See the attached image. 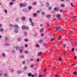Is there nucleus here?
<instances>
[{
  "label": "nucleus",
  "instance_id": "obj_1",
  "mask_svg": "<svg viewBox=\"0 0 77 77\" xmlns=\"http://www.w3.org/2000/svg\"><path fill=\"white\" fill-rule=\"evenodd\" d=\"M27 5V4L25 3H24L23 4L21 3L20 4V7H26Z\"/></svg>",
  "mask_w": 77,
  "mask_h": 77
},
{
  "label": "nucleus",
  "instance_id": "obj_2",
  "mask_svg": "<svg viewBox=\"0 0 77 77\" xmlns=\"http://www.w3.org/2000/svg\"><path fill=\"white\" fill-rule=\"evenodd\" d=\"M56 30H57L58 31H59L61 30V27H56Z\"/></svg>",
  "mask_w": 77,
  "mask_h": 77
},
{
  "label": "nucleus",
  "instance_id": "obj_3",
  "mask_svg": "<svg viewBox=\"0 0 77 77\" xmlns=\"http://www.w3.org/2000/svg\"><path fill=\"white\" fill-rule=\"evenodd\" d=\"M17 73L18 74H20L22 73V71H21V70H19L17 71Z\"/></svg>",
  "mask_w": 77,
  "mask_h": 77
},
{
  "label": "nucleus",
  "instance_id": "obj_4",
  "mask_svg": "<svg viewBox=\"0 0 77 77\" xmlns=\"http://www.w3.org/2000/svg\"><path fill=\"white\" fill-rule=\"evenodd\" d=\"M21 19L23 21H25V20H26V17H22L21 18Z\"/></svg>",
  "mask_w": 77,
  "mask_h": 77
},
{
  "label": "nucleus",
  "instance_id": "obj_5",
  "mask_svg": "<svg viewBox=\"0 0 77 77\" xmlns=\"http://www.w3.org/2000/svg\"><path fill=\"white\" fill-rule=\"evenodd\" d=\"M38 14L37 13H34L33 15V16L34 17H36Z\"/></svg>",
  "mask_w": 77,
  "mask_h": 77
},
{
  "label": "nucleus",
  "instance_id": "obj_6",
  "mask_svg": "<svg viewBox=\"0 0 77 77\" xmlns=\"http://www.w3.org/2000/svg\"><path fill=\"white\" fill-rule=\"evenodd\" d=\"M3 75V72L2 71H0V77H2Z\"/></svg>",
  "mask_w": 77,
  "mask_h": 77
},
{
  "label": "nucleus",
  "instance_id": "obj_7",
  "mask_svg": "<svg viewBox=\"0 0 77 77\" xmlns=\"http://www.w3.org/2000/svg\"><path fill=\"white\" fill-rule=\"evenodd\" d=\"M15 33H18V29L16 28L14 30Z\"/></svg>",
  "mask_w": 77,
  "mask_h": 77
},
{
  "label": "nucleus",
  "instance_id": "obj_8",
  "mask_svg": "<svg viewBox=\"0 0 77 77\" xmlns=\"http://www.w3.org/2000/svg\"><path fill=\"white\" fill-rule=\"evenodd\" d=\"M42 54V53L41 52H40L38 53V55L39 56H41V55Z\"/></svg>",
  "mask_w": 77,
  "mask_h": 77
},
{
  "label": "nucleus",
  "instance_id": "obj_9",
  "mask_svg": "<svg viewBox=\"0 0 77 77\" xmlns=\"http://www.w3.org/2000/svg\"><path fill=\"white\" fill-rule=\"evenodd\" d=\"M59 8H55L54 9V11H59Z\"/></svg>",
  "mask_w": 77,
  "mask_h": 77
},
{
  "label": "nucleus",
  "instance_id": "obj_10",
  "mask_svg": "<svg viewBox=\"0 0 77 77\" xmlns=\"http://www.w3.org/2000/svg\"><path fill=\"white\" fill-rule=\"evenodd\" d=\"M31 25L32 26H35V24H34V23L32 22H31Z\"/></svg>",
  "mask_w": 77,
  "mask_h": 77
},
{
  "label": "nucleus",
  "instance_id": "obj_11",
  "mask_svg": "<svg viewBox=\"0 0 77 77\" xmlns=\"http://www.w3.org/2000/svg\"><path fill=\"white\" fill-rule=\"evenodd\" d=\"M23 12H26L27 11V10L26 9H23Z\"/></svg>",
  "mask_w": 77,
  "mask_h": 77
},
{
  "label": "nucleus",
  "instance_id": "obj_12",
  "mask_svg": "<svg viewBox=\"0 0 77 77\" xmlns=\"http://www.w3.org/2000/svg\"><path fill=\"white\" fill-rule=\"evenodd\" d=\"M32 73H29L28 74V77H30L32 76Z\"/></svg>",
  "mask_w": 77,
  "mask_h": 77
},
{
  "label": "nucleus",
  "instance_id": "obj_13",
  "mask_svg": "<svg viewBox=\"0 0 77 77\" xmlns=\"http://www.w3.org/2000/svg\"><path fill=\"white\" fill-rule=\"evenodd\" d=\"M4 12L5 14H8V11L6 9H5L4 10Z\"/></svg>",
  "mask_w": 77,
  "mask_h": 77
},
{
  "label": "nucleus",
  "instance_id": "obj_14",
  "mask_svg": "<svg viewBox=\"0 0 77 77\" xmlns=\"http://www.w3.org/2000/svg\"><path fill=\"white\" fill-rule=\"evenodd\" d=\"M14 27L15 28H19V26H18V25H14Z\"/></svg>",
  "mask_w": 77,
  "mask_h": 77
},
{
  "label": "nucleus",
  "instance_id": "obj_15",
  "mask_svg": "<svg viewBox=\"0 0 77 77\" xmlns=\"http://www.w3.org/2000/svg\"><path fill=\"white\" fill-rule=\"evenodd\" d=\"M21 40H22V39H21V38L20 37L18 38V41H21Z\"/></svg>",
  "mask_w": 77,
  "mask_h": 77
},
{
  "label": "nucleus",
  "instance_id": "obj_16",
  "mask_svg": "<svg viewBox=\"0 0 77 77\" xmlns=\"http://www.w3.org/2000/svg\"><path fill=\"white\" fill-rule=\"evenodd\" d=\"M9 26L10 27L12 28V27H14V25H12L11 24H9Z\"/></svg>",
  "mask_w": 77,
  "mask_h": 77
},
{
  "label": "nucleus",
  "instance_id": "obj_17",
  "mask_svg": "<svg viewBox=\"0 0 77 77\" xmlns=\"http://www.w3.org/2000/svg\"><path fill=\"white\" fill-rule=\"evenodd\" d=\"M61 7H62V8H63V7H65V4H62L61 5Z\"/></svg>",
  "mask_w": 77,
  "mask_h": 77
},
{
  "label": "nucleus",
  "instance_id": "obj_18",
  "mask_svg": "<svg viewBox=\"0 0 77 77\" xmlns=\"http://www.w3.org/2000/svg\"><path fill=\"white\" fill-rule=\"evenodd\" d=\"M50 15H48L47 16V17L48 18H50Z\"/></svg>",
  "mask_w": 77,
  "mask_h": 77
},
{
  "label": "nucleus",
  "instance_id": "obj_19",
  "mask_svg": "<svg viewBox=\"0 0 77 77\" xmlns=\"http://www.w3.org/2000/svg\"><path fill=\"white\" fill-rule=\"evenodd\" d=\"M27 66H24L23 68V69H27Z\"/></svg>",
  "mask_w": 77,
  "mask_h": 77
},
{
  "label": "nucleus",
  "instance_id": "obj_20",
  "mask_svg": "<svg viewBox=\"0 0 77 77\" xmlns=\"http://www.w3.org/2000/svg\"><path fill=\"white\" fill-rule=\"evenodd\" d=\"M11 53H15V51L14 50H12L11 51Z\"/></svg>",
  "mask_w": 77,
  "mask_h": 77
},
{
  "label": "nucleus",
  "instance_id": "obj_21",
  "mask_svg": "<svg viewBox=\"0 0 77 77\" xmlns=\"http://www.w3.org/2000/svg\"><path fill=\"white\" fill-rule=\"evenodd\" d=\"M24 57V56L23 55H20V58H21V59L22 58H23V57Z\"/></svg>",
  "mask_w": 77,
  "mask_h": 77
},
{
  "label": "nucleus",
  "instance_id": "obj_22",
  "mask_svg": "<svg viewBox=\"0 0 77 77\" xmlns=\"http://www.w3.org/2000/svg\"><path fill=\"white\" fill-rule=\"evenodd\" d=\"M2 56H3V57H5V53H2Z\"/></svg>",
  "mask_w": 77,
  "mask_h": 77
},
{
  "label": "nucleus",
  "instance_id": "obj_23",
  "mask_svg": "<svg viewBox=\"0 0 77 77\" xmlns=\"http://www.w3.org/2000/svg\"><path fill=\"white\" fill-rule=\"evenodd\" d=\"M29 21H30V23H32V19L31 18H29Z\"/></svg>",
  "mask_w": 77,
  "mask_h": 77
},
{
  "label": "nucleus",
  "instance_id": "obj_24",
  "mask_svg": "<svg viewBox=\"0 0 77 77\" xmlns=\"http://www.w3.org/2000/svg\"><path fill=\"white\" fill-rule=\"evenodd\" d=\"M25 27L26 26H23L22 27V29H25Z\"/></svg>",
  "mask_w": 77,
  "mask_h": 77
},
{
  "label": "nucleus",
  "instance_id": "obj_25",
  "mask_svg": "<svg viewBox=\"0 0 77 77\" xmlns=\"http://www.w3.org/2000/svg\"><path fill=\"white\" fill-rule=\"evenodd\" d=\"M27 32H24V36H26V35H27Z\"/></svg>",
  "mask_w": 77,
  "mask_h": 77
},
{
  "label": "nucleus",
  "instance_id": "obj_26",
  "mask_svg": "<svg viewBox=\"0 0 77 77\" xmlns=\"http://www.w3.org/2000/svg\"><path fill=\"white\" fill-rule=\"evenodd\" d=\"M10 5H14V3L13 2H11L9 4Z\"/></svg>",
  "mask_w": 77,
  "mask_h": 77
},
{
  "label": "nucleus",
  "instance_id": "obj_27",
  "mask_svg": "<svg viewBox=\"0 0 77 77\" xmlns=\"http://www.w3.org/2000/svg\"><path fill=\"white\" fill-rule=\"evenodd\" d=\"M33 5H36V2H34L33 3Z\"/></svg>",
  "mask_w": 77,
  "mask_h": 77
},
{
  "label": "nucleus",
  "instance_id": "obj_28",
  "mask_svg": "<svg viewBox=\"0 0 77 77\" xmlns=\"http://www.w3.org/2000/svg\"><path fill=\"white\" fill-rule=\"evenodd\" d=\"M57 18H58L59 17H60V14H58L57 16Z\"/></svg>",
  "mask_w": 77,
  "mask_h": 77
},
{
  "label": "nucleus",
  "instance_id": "obj_29",
  "mask_svg": "<svg viewBox=\"0 0 77 77\" xmlns=\"http://www.w3.org/2000/svg\"><path fill=\"white\" fill-rule=\"evenodd\" d=\"M57 20H61V17H57Z\"/></svg>",
  "mask_w": 77,
  "mask_h": 77
},
{
  "label": "nucleus",
  "instance_id": "obj_30",
  "mask_svg": "<svg viewBox=\"0 0 77 77\" xmlns=\"http://www.w3.org/2000/svg\"><path fill=\"white\" fill-rule=\"evenodd\" d=\"M5 45H6V46H9V44L8 43H6L5 44Z\"/></svg>",
  "mask_w": 77,
  "mask_h": 77
},
{
  "label": "nucleus",
  "instance_id": "obj_31",
  "mask_svg": "<svg viewBox=\"0 0 77 77\" xmlns=\"http://www.w3.org/2000/svg\"><path fill=\"white\" fill-rule=\"evenodd\" d=\"M43 32V28H42L40 30V33Z\"/></svg>",
  "mask_w": 77,
  "mask_h": 77
},
{
  "label": "nucleus",
  "instance_id": "obj_32",
  "mask_svg": "<svg viewBox=\"0 0 77 77\" xmlns=\"http://www.w3.org/2000/svg\"><path fill=\"white\" fill-rule=\"evenodd\" d=\"M16 50H20V48L18 47H17L16 48Z\"/></svg>",
  "mask_w": 77,
  "mask_h": 77
},
{
  "label": "nucleus",
  "instance_id": "obj_33",
  "mask_svg": "<svg viewBox=\"0 0 77 77\" xmlns=\"http://www.w3.org/2000/svg\"><path fill=\"white\" fill-rule=\"evenodd\" d=\"M46 5H47V7H48V6H49V3H48V2H47L46 3Z\"/></svg>",
  "mask_w": 77,
  "mask_h": 77
},
{
  "label": "nucleus",
  "instance_id": "obj_34",
  "mask_svg": "<svg viewBox=\"0 0 77 77\" xmlns=\"http://www.w3.org/2000/svg\"><path fill=\"white\" fill-rule=\"evenodd\" d=\"M55 39V38H52V39H51V41H53V40Z\"/></svg>",
  "mask_w": 77,
  "mask_h": 77
},
{
  "label": "nucleus",
  "instance_id": "obj_35",
  "mask_svg": "<svg viewBox=\"0 0 77 77\" xmlns=\"http://www.w3.org/2000/svg\"><path fill=\"white\" fill-rule=\"evenodd\" d=\"M14 71V69H11L10 70V72H13V71Z\"/></svg>",
  "mask_w": 77,
  "mask_h": 77
},
{
  "label": "nucleus",
  "instance_id": "obj_36",
  "mask_svg": "<svg viewBox=\"0 0 77 77\" xmlns=\"http://www.w3.org/2000/svg\"><path fill=\"white\" fill-rule=\"evenodd\" d=\"M34 67V65L32 64L31 65V68H33Z\"/></svg>",
  "mask_w": 77,
  "mask_h": 77
},
{
  "label": "nucleus",
  "instance_id": "obj_37",
  "mask_svg": "<svg viewBox=\"0 0 77 77\" xmlns=\"http://www.w3.org/2000/svg\"><path fill=\"white\" fill-rule=\"evenodd\" d=\"M45 14V13H44V12H42V13H41V15H44Z\"/></svg>",
  "mask_w": 77,
  "mask_h": 77
},
{
  "label": "nucleus",
  "instance_id": "obj_38",
  "mask_svg": "<svg viewBox=\"0 0 77 77\" xmlns=\"http://www.w3.org/2000/svg\"><path fill=\"white\" fill-rule=\"evenodd\" d=\"M74 51V48H72V49L71 50V51L73 52Z\"/></svg>",
  "mask_w": 77,
  "mask_h": 77
},
{
  "label": "nucleus",
  "instance_id": "obj_39",
  "mask_svg": "<svg viewBox=\"0 0 77 77\" xmlns=\"http://www.w3.org/2000/svg\"><path fill=\"white\" fill-rule=\"evenodd\" d=\"M25 42H28V39H25Z\"/></svg>",
  "mask_w": 77,
  "mask_h": 77
},
{
  "label": "nucleus",
  "instance_id": "obj_40",
  "mask_svg": "<svg viewBox=\"0 0 77 77\" xmlns=\"http://www.w3.org/2000/svg\"><path fill=\"white\" fill-rule=\"evenodd\" d=\"M42 40H39V42L40 43H42Z\"/></svg>",
  "mask_w": 77,
  "mask_h": 77
},
{
  "label": "nucleus",
  "instance_id": "obj_41",
  "mask_svg": "<svg viewBox=\"0 0 77 77\" xmlns=\"http://www.w3.org/2000/svg\"><path fill=\"white\" fill-rule=\"evenodd\" d=\"M24 53L26 54H27L28 53V51H24Z\"/></svg>",
  "mask_w": 77,
  "mask_h": 77
},
{
  "label": "nucleus",
  "instance_id": "obj_42",
  "mask_svg": "<svg viewBox=\"0 0 77 77\" xmlns=\"http://www.w3.org/2000/svg\"><path fill=\"white\" fill-rule=\"evenodd\" d=\"M25 47L27 48V47H28V45H27V44H26L25 45Z\"/></svg>",
  "mask_w": 77,
  "mask_h": 77
},
{
  "label": "nucleus",
  "instance_id": "obj_43",
  "mask_svg": "<svg viewBox=\"0 0 77 77\" xmlns=\"http://www.w3.org/2000/svg\"><path fill=\"white\" fill-rule=\"evenodd\" d=\"M58 40H59V41H60L61 39H60V36L58 37Z\"/></svg>",
  "mask_w": 77,
  "mask_h": 77
},
{
  "label": "nucleus",
  "instance_id": "obj_44",
  "mask_svg": "<svg viewBox=\"0 0 77 77\" xmlns=\"http://www.w3.org/2000/svg\"><path fill=\"white\" fill-rule=\"evenodd\" d=\"M36 47H38V48L39 47V46L38 44H36Z\"/></svg>",
  "mask_w": 77,
  "mask_h": 77
},
{
  "label": "nucleus",
  "instance_id": "obj_45",
  "mask_svg": "<svg viewBox=\"0 0 77 77\" xmlns=\"http://www.w3.org/2000/svg\"><path fill=\"white\" fill-rule=\"evenodd\" d=\"M28 9H32V7L31 6H29L28 7Z\"/></svg>",
  "mask_w": 77,
  "mask_h": 77
},
{
  "label": "nucleus",
  "instance_id": "obj_46",
  "mask_svg": "<svg viewBox=\"0 0 77 77\" xmlns=\"http://www.w3.org/2000/svg\"><path fill=\"white\" fill-rule=\"evenodd\" d=\"M73 74L74 75H76V74H77V72H74Z\"/></svg>",
  "mask_w": 77,
  "mask_h": 77
},
{
  "label": "nucleus",
  "instance_id": "obj_47",
  "mask_svg": "<svg viewBox=\"0 0 77 77\" xmlns=\"http://www.w3.org/2000/svg\"><path fill=\"white\" fill-rule=\"evenodd\" d=\"M19 20V19L18 18H17L16 19V21H18Z\"/></svg>",
  "mask_w": 77,
  "mask_h": 77
},
{
  "label": "nucleus",
  "instance_id": "obj_48",
  "mask_svg": "<svg viewBox=\"0 0 77 77\" xmlns=\"http://www.w3.org/2000/svg\"><path fill=\"white\" fill-rule=\"evenodd\" d=\"M44 33H42L41 34V36H44Z\"/></svg>",
  "mask_w": 77,
  "mask_h": 77
},
{
  "label": "nucleus",
  "instance_id": "obj_49",
  "mask_svg": "<svg viewBox=\"0 0 77 77\" xmlns=\"http://www.w3.org/2000/svg\"><path fill=\"white\" fill-rule=\"evenodd\" d=\"M5 77H6L7 76V74L5 73L4 74Z\"/></svg>",
  "mask_w": 77,
  "mask_h": 77
},
{
  "label": "nucleus",
  "instance_id": "obj_50",
  "mask_svg": "<svg viewBox=\"0 0 77 77\" xmlns=\"http://www.w3.org/2000/svg\"><path fill=\"white\" fill-rule=\"evenodd\" d=\"M59 60L60 61H61V60H62V58H61L60 57H59Z\"/></svg>",
  "mask_w": 77,
  "mask_h": 77
},
{
  "label": "nucleus",
  "instance_id": "obj_51",
  "mask_svg": "<svg viewBox=\"0 0 77 77\" xmlns=\"http://www.w3.org/2000/svg\"><path fill=\"white\" fill-rule=\"evenodd\" d=\"M3 29L1 28L0 29V32H2V31H3Z\"/></svg>",
  "mask_w": 77,
  "mask_h": 77
},
{
  "label": "nucleus",
  "instance_id": "obj_52",
  "mask_svg": "<svg viewBox=\"0 0 77 77\" xmlns=\"http://www.w3.org/2000/svg\"><path fill=\"white\" fill-rule=\"evenodd\" d=\"M75 45H77V42H75L74 43Z\"/></svg>",
  "mask_w": 77,
  "mask_h": 77
},
{
  "label": "nucleus",
  "instance_id": "obj_53",
  "mask_svg": "<svg viewBox=\"0 0 77 77\" xmlns=\"http://www.w3.org/2000/svg\"><path fill=\"white\" fill-rule=\"evenodd\" d=\"M5 39L6 40H8L9 38H8V37H6Z\"/></svg>",
  "mask_w": 77,
  "mask_h": 77
},
{
  "label": "nucleus",
  "instance_id": "obj_54",
  "mask_svg": "<svg viewBox=\"0 0 77 77\" xmlns=\"http://www.w3.org/2000/svg\"><path fill=\"white\" fill-rule=\"evenodd\" d=\"M74 18H77V16H74Z\"/></svg>",
  "mask_w": 77,
  "mask_h": 77
},
{
  "label": "nucleus",
  "instance_id": "obj_55",
  "mask_svg": "<svg viewBox=\"0 0 77 77\" xmlns=\"http://www.w3.org/2000/svg\"><path fill=\"white\" fill-rule=\"evenodd\" d=\"M51 7H49V8H48V9H49V10H51Z\"/></svg>",
  "mask_w": 77,
  "mask_h": 77
},
{
  "label": "nucleus",
  "instance_id": "obj_56",
  "mask_svg": "<svg viewBox=\"0 0 77 77\" xmlns=\"http://www.w3.org/2000/svg\"><path fill=\"white\" fill-rule=\"evenodd\" d=\"M60 12H63V10L61 9L60 11Z\"/></svg>",
  "mask_w": 77,
  "mask_h": 77
},
{
  "label": "nucleus",
  "instance_id": "obj_57",
  "mask_svg": "<svg viewBox=\"0 0 77 77\" xmlns=\"http://www.w3.org/2000/svg\"><path fill=\"white\" fill-rule=\"evenodd\" d=\"M28 28H29L28 27H25V29H28Z\"/></svg>",
  "mask_w": 77,
  "mask_h": 77
},
{
  "label": "nucleus",
  "instance_id": "obj_58",
  "mask_svg": "<svg viewBox=\"0 0 77 77\" xmlns=\"http://www.w3.org/2000/svg\"><path fill=\"white\" fill-rule=\"evenodd\" d=\"M35 77H37V74H35Z\"/></svg>",
  "mask_w": 77,
  "mask_h": 77
},
{
  "label": "nucleus",
  "instance_id": "obj_59",
  "mask_svg": "<svg viewBox=\"0 0 77 77\" xmlns=\"http://www.w3.org/2000/svg\"><path fill=\"white\" fill-rule=\"evenodd\" d=\"M66 44H64V45H63V47H65V46H66Z\"/></svg>",
  "mask_w": 77,
  "mask_h": 77
},
{
  "label": "nucleus",
  "instance_id": "obj_60",
  "mask_svg": "<svg viewBox=\"0 0 77 77\" xmlns=\"http://www.w3.org/2000/svg\"><path fill=\"white\" fill-rule=\"evenodd\" d=\"M47 44V43H43V45H45Z\"/></svg>",
  "mask_w": 77,
  "mask_h": 77
},
{
  "label": "nucleus",
  "instance_id": "obj_61",
  "mask_svg": "<svg viewBox=\"0 0 77 77\" xmlns=\"http://www.w3.org/2000/svg\"><path fill=\"white\" fill-rule=\"evenodd\" d=\"M32 77H35V75H32Z\"/></svg>",
  "mask_w": 77,
  "mask_h": 77
},
{
  "label": "nucleus",
  "instance_id": "obj_62",
  "mask_svg": "<svg viewBox=\"0 0 77 77\" xmlns=\"http://www.w3.org/2000/svg\"><path fill=\"white\" fill-rule=\"evenodd\" d=\"M71 6H72V7L74 6V5H72V3H71Z\"/></svg>",
  "mask_w": 77,
  "mask_h": 77
},
{
  "label": "nucleus",
  "instance_id": "obj_63",
  "mask_svg": "<svg viewBox=\"0 0 77 77\" xmlns=\"http://www.w3.org/2000/svg\"><path fill=\"white\" fill-rule=\"evenodd\" d=\"M20 53H22V50L21 49V50L20 51Z\"/></svg>",
  "mask_w": 77,
  "mask_h": 77
},
{
  "label": "nucleus",
  "instance_id": "obj_64",
  "mask_svg": "<svg viewBox=\"0 0 77 77\" xmlns=\"http://www.w3.org/2000/svg\"><path fill=\"white\" fill-rule=\"evenodd\" d=\"M64 17H66V14H65V15H64Z\"/></svg>",
  "mask_w": 77,
  "mask_h": 77
}]
</instances>
